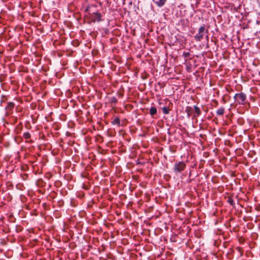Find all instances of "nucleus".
<instances>
[{"label": "nucleus", "mask_w": 260, "mask_h": 260, "mask_svg": "<svg viewBox=\"0 0 260 260\" xmlns=\"http://www.w3.org/2000/svg\"><path fill=\"white\" fill-rule=\"evenodd\" d=\"M157 113V109L155 107H151L149 110V113L151 116H153Z\"/></svg>", "instance_id": "nucleus-6"}, {"label": "nucleus", "mask_w": 260, "mask_h": 260, "mask_svg": "<svg viewBox=\"0 0 260 260\" xmlns=\"http://www.w3.org/2000/svg\"><path fill=\"white\" fill-rule=\"evenodd\" d=\"M162 110L164 114H169L170 109L168 107L165 106L162 108Z\"/></svg>", "instance_id": "nucleus-11"}, {"label": "nucleus", "mask_w": 260, "mask_h": 260, "mask_svg": "<svg viewBox=\"0 0 260 260\" xmlns=\"http://www.w3.org/2000/svg\"><path fill=\"white\" fill-rule=\"evenodd\" d=\"M208 32V30L206 29L205 25L204 24L199 28L198 33L194 36V39L196 41L200 42L203 39L204 35Z\"/></svg>", "instance_id": "nucleus-1"}, {"label": "nucleus", "mask_w": 260, "mask_h": 260, "mask_svg": "<svg viewBox=\"0 0 260 260\" xmlns=\"http://www.w3.org/2000/svg\"><path fill=\"white\" fill-rule=\"evenodd\" d=\"M259 34H260V30H259Z\"/></svg>", "instance_id": "nucleus-19"}, {"label": "nucleus", "mask_w": 260, "mask_h": 260, "mask_svg": "<svg viewBox=\"0 0 260 260\" xmlns=\"http://www.w3.org/2000/svg\"><path fill=\"white\" fill-rule=\"evenodd\" d=\"M227 202L230 204L231 205L234 206L235 205L234 201L232 197H229L228 199Z\"/></svg>", "instance_id": "nucleus-12"}, {"label": "nucleus", "mask_w": 260, "mask_h": 260, "mask_svg": "<svg viewBox=\"0 0 260 260\" xmlns=\"http://www.w3.org/2000/svg\"><path fill=\"white\" fill-rule=\"evenodd\" d=\"M186 168V164L183 161L176 163L174 167V171L175 173H181Z\"/></svg>", "instance_id": "nucleus-3"}, {"label": "nucleus", "mask_w": 260, "mask_h": 260, "mask_svg": "<svg viewBox=\"0 0 260 260\" xmlns=\"http://www.w3.org/2000/svg\"><path fill=\"white\" fill-rule=\"evenodd\" d=\"M153 2L159 7H162L167 0H152Z\"/></svg>", "instance_id": "nucleus-5"}, {"label": "nucleus", "mask_w": 260, "mask_h": 260, "mask_svg": "<svg viewBox=\"0 0 260 260\" xmlns=\"http://www.w3.org/2000/svg\"><path fill=\"white\" fill-rule=\"evenodd\" d=\"M117 100L115 97L113 96V97L111 98L110 102L111 103L116 104L117 103Z\"/></svg>", "instance_id": "nucleus-14"}, {"label": "nucleus", "mask_w": 260, "mask_h": 260, "mask_svg": "<svg viewBox=\"0 0 260 260\" xmlns=\"http://www.w3.org/2000/svg\"><path fill=\"white\" fill-rule=\"evenodd\" d=\"M225 111V109L223 107H221L220 108L218 109L216 111V114L218 116H222Z\"/></svg>", "instance_id": "nucleus-7"}, {"label": "nucleus", "mask_w": 260, "mask_h": 260, "mask_svg": "<svg viewBox=\"0 0 260 260\" xmlns=\"http://www.w3.org/2000/svg\"><path fill=\"white\" fill-rule=\"evenodd\" d=\"M235 101L239 104L243 105L246 99V95L243 92L236 93L234 96Z\"/></svg>", "instance_id": "nucleus-2"}, {"label": "nucleus", "mask_w": 260, "mask_h": 260, "mask_svg": "<svg viewBox=\"0 0 260 260\" xmlns=\"http://www.w3.org/2000/svg\"><path fill=\"white\" fill-rule=\"evenodd\" d=\"M101 17L102 15L100 13L95 12L92 14V18L93 19L94 22L95 21L100 22L101 21Z\"/></svg>", "instance_id": "nucleus-4"}, {"label": "nucleus", "mask_w": 260, "mask_h": 260, "mask_svg": "<svg viewBox=\"0 0 260 260\" xmlns=\"http://www.w3.org/2000/svg\"><path fill=\"white\" fill-rule=\"evenodd\" d=\"M189 55H190L189 52H184L183 54V56L184 58H187V57H189Z\"/></svg>", "instance_id": "nucleus-15"}, {"label": "nucleus", "mask_w": 260, "mask_h": 260, "mask_svg": "<svg viewBox=\"0 0 260 260\" xmlns=\"http://www.w3.org/2000/svg\"><path fill=\"white\" fill-rule=\"evenodd\" d=\"M23 137L25 139H28L30 138V134L29 132H26L23 134Z\"/></svg>", "instance_id": "nucleus-13"}, {"label": "nucleus", "mask_w": 260, "mask_h": 260, "mask_svg": "<svg viewBox=\"0 0 260 260\" xmlns=\"http://www.w3.org/2000/svg\"><path fill=\"white\" fill-rule=\"evenodd\" d=\"M214 102H215V105H216L217 106V105H218V102H217V101H214Z\"/></svg>", "instance_id": "nucleus-18"}, {"label": "nucleus", "mask_w": 260, "mask_h": 260, "mask_svg": "<svg viewBox=\"0 0 260 260\" xmlns=\"http://www.w3.org/2000/svg\"><path fill=\"white\" fill-rule=\"evenodd\" d=\"M157 84H158L159 85L161 86V87H164V86H165V85L164 83H162H162H160V82H158V83H157Z\"/></svg>", "instance_id": "nucleus-17"}, {"label": "nucleus", "mask_w": 260, "mask_h": 260, "mask_svg": "<svg viewBox=\"0 0 260 260\" xmlns=\"http://www.w3.org/2000/svg\"><path fill=\"white\" fill-rule=\"evenodd\" d=\"M185 111L187 113L188 116L189 117L190 115V110H188V109H186Z\"/></svg>", "instance_id": "nucleus-16"}, {"label": "nucleus", "mask_w": 260, "mask_h": 260, "mask_svg": "<svg viewBox=\"0 0 260 260\" xmlns=\"http://www.w3.org/2000/svg\"><path fill=\"white\" fill-rule=\"evenodd\" d=\"M113 125H117L118 126L120 125V120L118 117L115 118L112 122Z\"/></svg>", "instance_id": "nucleus-9"}, {"label": "nucleus", "mask_w": 260, "mask_h": 260, "mask_svg": "<svg viewBox=\"0 0 260 260\" xmlns=\"http://www.w3.org/2000/svg\"><path fill=\"white\" fill-rule=\"evenodd\" d=\"M194 109L196 113V116H199L201 114L200 109L197 106H194Z\"/></svg>", "instance_id": "nucleus-10"}, {"label": "nucleus", "mask_w": 260, "mask_h": 260, "mask_svg": "<svg viewBox=\"0 0 260 260\" xmlns=\"http://www.w3.org/2000/svg\"><path fill=\"white\" fill-rule=\"evenodd\" d=\"M14 107V104L13 103H9L6 107V109L7 111H10L12 110Z\"/></svg>", "instance_id": "nucleus-8"}]
</instances>
